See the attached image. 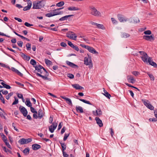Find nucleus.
I'll list each match as a JSON object with an SVG mask.
<instances>
[{
  "label": "nucleus",
  "instance_id": "obj_48",
  "mask_svg": "<svg viewBox=\"0 0 157 157\" xmlns=\"http://www.w3.org/2000/svg\"><path fill=\"white\" fill-rule=\"evenodd\" d=\"M18 45L20 47H21L23 44V42L21 41H18L17 42Z\"/></svg>",
  "mask_w": 157,
  "mask_h": 157
},
{
  "label": "nucleus",
  "instance_id": "obj_51",
  "mask_svg": "<svg viewBox=\"0 0 157 157\" xmlns=\"http://www.w3.org/2000/svg\"><path fill=\"white\" fill-rule=\"evenodd\" d=\"M24 25L25 26H26L27 27H30V26H33V24H29L27 22H25V23Z\"/></svg>",
  "mask_w": 157,
  "mask_h": 157
},
{
  "label": "nucleus",
  "instance_id": "obj_6",
  "mask_svg": "<svg viewBox=\"0 0 157 157\" xmlns=\"http://www.w3.org/2000/svg\"><path fill=\"white\" fill-rule=\"evenodd\" d=\"M118 20L121 22H126L129 20V19L126 18L123 15L119 14L117 15Z\"/></svg>",
  "mask_w": 157,
  "mask_h": 157
},
{
  "label": "nucleus",
  "instance_id": "obj_20",
  "mask_svg": "<svg viewBox=\"0 0 157 157\" xmlns=\"http://www.w3.org/2000/svg\"><path fill=\"white\" fill-rule=\"evenodd\" d=\"M72 86L73 87L75 88L76 90H81L84 89L83 87L80 86L78 84H72Z\"/></svg>",
  "mask_w": 157,
  "mask_h": 157
},
{
  "label": "nucleus",
  "instance_id": "obj_9",
  "mask_svg": "<svg viewBox=\"0 0 157 157\" xmlns=\"http://www.w3.org/2000/svg\"><path fill=\"white\" fill-rule=\"evenodd\" d=\"M57 125V123L55 122H53L52 125H51L50 126H49V131L53 133L54 132V130L56 128Z\"/></svg>",
  "mask_w": 157,
  "mask_h": 157
},
{
  "label": "nucleus",
  "instance_id": "obj_14",
  "mask_svg": "<svg viewBox=\"0 0 157 157\" xmlns=\"http://www.w3.org/2000/svg\"><path fill=\"white\" fill-rule=\"evenodd\" d=\"M147 63H149V64L154 66L155 67H157L156 63L155 62L152 61V58L151 57H149L148 58V60L147 61Z\"/></svg>",
  "mask_w": 157,
  "mask_h": 157
},
{
  "label": "nucleus",
  "instance_id": "obj_37",
  "mask_svg": "<svg viewBox=\"0 0 157 157\" xmlns=\"http://www.w3.org/2000/svg\"><path fill=\"white\" fill-rule=\"evenodd\" d=\"M1 135L2 136V139L3 141L4 142L7 141L6 137L5 136V135L4 134H3L2 133Z\"/></svg>",
  "mask_w": 157,
  "mask_h": 157
},
{
  "label": "nucleus",
  "instance_id": "obj_21",
  "mask_svg": "<svg viewBox=\"0 0 157 157\" xmlns=\"http://www.w3.org/2000/svg\"><path fill=\"white\" fill-rule=\"evenodd\" d=\"M89 52L95 54H96L97 55L98 54V53L97 52L95 49L93 47L89 46L88 50Z\"/></svg>",
  "mask_w": 157,
  "mask_h": 157
},
{
  "label": "nucleus",
  "instance_id": "obj_62",
  "mask_svg": "<svg viewBox=\"0 0 157 157\" xmlns=\"http://www.w3.org/2000/svg\"><path fill=\"white\" fill-rule=\"evenodd\" d=\"M4 143L8 148H11L10 145L9 144V143L7 142V141L4 142Z\"/></svg>",
  "mask_w": 157,
  "mask_h": 157
},
{
  "label": "nucleus",
  "instance_id": "obj_36",
  "mask_svg": "<svg viewBox=\"0 0 157 157\" xmlns=\"http://www.w3.org/2000/svg\"><path fill=\"white\" fill-rule=\"evenodd\" d=\"M64 3L63 1H61L56 4V6L58 7H61L64 5Z\"/></svg>",
  "mask_w": 157,
  "mask_h": 157
},
{
  "label": "nucleus",
  "instance_id": "obj_7",
  "mask_svg": "<svg viewBox=\"0 0 157 157\" xmlns=\"http://www.w3.org/2000/svg\"><path fill=\"white\" fill-rule=\"evenodd\" d=\"M19 109L21 112L23 114V116L25 117L28 114V111L25 107L22 106H20Z\"/></svg>",
  "mask_w": 157,
  "mask_h": 157
},
{
  "label": "nucleus",
  "instance_id": "obj_47",
  "mask_svg": "<svg viewBox=\"0 0 157 157\" xmlns=\"http://www.w3.org/2000/svg\"><path fill=\"white\" fill-rule=\"evenodd\" d=\"M30 110L31 112L32 113L37 114V112L35 110V109L34 108L32 107V106L30 107Z\"/></svg>",
  "mask_w": 157,
  "mask_h": 157
},
{
  "label": "nucleus",
  "instance_id": "obj_28",
  "mask_svg": "<svg viewBox=\"0 0 157 157\" xmlns=\"http://www.w3.org/2000/svg\"><path fill=\"white\" fill-rule=\"evenodd\" d=\"M25 103L26 105L29 107H30L31 106H32V104L29 101V99H27Z\"/></svg>",
  "mask_w": 157,
  "mask_h": 157
},
{
  "label": "nucleus",
  "instance_id": "obj_12",
  "mask_svg": "<svg viewBox=\"0 0 157 157\" xmlns=\"http://www.w3.org/2000/svg\"><path fill=\"white\" fill-rule=\"evenodd\" d=\"M28 2V5L25 7L23 9V10L26 11L29 10L31 7L32 5V2L30 0H27Z\"/></svg>",
  "mask_w": 157,
  "mask_h": 157
},
{
  "label": "nucleus",
  "instance_id": "obj_55",
  "mask_svg": "<svg viewBox=\"0 0 157 157\" xmlns=\"http://www.w3.org/2000/svg\"><path fill=\"white\" fill-rule=\"evenodd\" d=\"M30 59V57L29 56H27L25 55V56L24 58L23 59L24 60H26L27 61H29Z\"/></svg>",
  "mask_w": 157,
  "mask_h": 157
},
{
  "label": "nucleus",
  "instance_id": "obj_31",
  "mask_svg": "<svg viewBox=\"0 0 157 157\" xmlns=\"http://www.w3.org/2000/svg\"><path fill=\"white\" fill-rule=\"evenodd\" d=\"M60 144H61V146L62 148V151H63L66 149V145L65 143H62L61 142H59Z\"/></svg>",
  "mask_w": 157,
  "mask_h": 157
},
{
  "label": "nucleus",
  "instance_id": "obj_52",
  "mask_svg": "<svg viewBox=\"0 0 157 157\" xmlns=\"http://www.w3.org/2000/svg\"><path fill=\"white\" fill-rule=\"evenodd\" d=\"M132 73L135 76H137L140 74L139 72L137 71H133Z\"/></svg>",
  "mask_w": 157,
  "mask_h": 157
},
{
  "label": "nucleus",
  "instance_id": "obj_63",
  "mask_svg": "<svg viewBox=\"0 0 157 157\" xmlns=\"http://www.w3.org/2000/svg\"><path fill=\"white\" fill-rule=\"evenodd\" d=\"M60 45L63 47H66L67 46L66 44L64 42H61L60 43Z\"/></svg>",
  "mask_w": 157,
  "mask_h": 157
},
{
  "label": "nucleus",
  "instance_id": "obj_59",
  "mask_svg": "<svg viewBox=\"0 0 157 157\" xmlns=\"http://www.w3.org/2000/svg\"><path fill=\"white\" fill-rule=\"evenodd\" d=\"M25 140H26V144L32 141V139L30 138L25 139Z\"/></svg>",
  "mask_w": 157,
  "mask_h": 157
},
{
  "label": "nucleus",
  "instance_id": "obj_15",
  "mask_svg": "<svg viewBox=\"0 0 157 157\" xmlns=\"http://www.w3.org/2000/svg\"><path fill=\"white\" fill-rule=\"evenodd\" d=\"M60 97L64 99L66 101V102L69 105L72 106V104L71 99L67 98H66L63 96H61Z\"/></svg>",
  "mask_w": 157,
  "mask_h": 157
},
{
  "label": "nucleus",
  "instance_id": "obj_44",
  "mask_svg": "<svg viewBox=\"0 0 157 157\" xmlns=\"http://www.w3.org/2000/svg\"><path fill=\"white\" fill-rule=\"evenodd\" d=\"M31 44L30 43H28L26 45V47L28 50H30L31 49Z\"/></svg>",
  "mask_w": 157,
  "mask_h": 157
},
{
  "label": "nucleus",
  "instance_id": "obj_4",
  "mask_svg": "<svg viewBox=\"0 0 157 157\" xmlns=\"http://www.w3.org/2000/svg\"><path fill=\"white\" fill-rule=\"evenodd\" d=\"M139 52L142 56L141 57L142 60L144 63H147L148 56L147 54L144 52L140 51Z\"/></svg>",
  "mask_w": 157,
  "mask_h": 157
},
{
  "label": "nucleus",
  "instance_id": "obj_53",
  "mask_svg": "<svg viewBox=\"0 0 157 157\" xmlns=\"http://www.w3.org/2000/svg\"><path fill=\"white\" fill-rule=\"evenodd\" d=\"M144 33L146 35H150L151 32L150 30H148L144 32Z\"/></svg>",
  "mask_w": 157,
  "mask_h": 157
},
{
  "label": "nucleus",
  "instance_id": "obj_46",
  "mask_svg": "<svg viewBox=\"0 0 157 157\" xmlns=\"http://www.w3.org/2000/svg\"><path fill=\"white\" fill-rule=\"evenodd\" d=\"M15 100L14 102L13 103L12 105H16L18 104V99L16 98V97H14Z\"/></svg>",
  "mask_w": 157,
  "mask_h": 157
},
{
  "label": "nucleus",
  "instance_id": "obj_23",
  "mask_svg": "<svg viewBox=\"0 0 157 157\" xmlns=\"http://www.w3.org/2000/svg\"><path fill=\"white\" fill-rule=\"evenodd\" d=\"M95 120L97 122V124L100 127H101L103 126V124L102 121L98 117H96Z\"/></svg>",
  "mask_w": 157,
  "mask_h": 157
},
{
  "label": "nucleus",
  "instance_id": "obj_29",
  "mask_svg": "<svg viewBox=\"0 0 157 157\" xmlns=\"http://www.w3.org/2000/svg\"><path fill=\"white\" fill-rule=\"evenodd\" d=\"M104 93L103 94L104 95L107 97L109 99L110 98V97H111L110 94H109L106 90H104Z\"/></svg>",
  "mask_w": 157,
  "mask_h": 157
},
{
  "label": "nucleus",
  "instance_id": "obj_24",
  "mask_svg": "<svg viewBox=\"0 0 157 157\" xmlns=\"http://www.w3.org/2000/svg\"><path fill=\"white\" fill-rule=\"evenodd\" d=\"M38 116L39 119L42 118L44 116V113L43 110L40 109L38 111Z\"/></svg>",
  "mask_w": 157,
  "mask_h": 157
},
{
  "label": "nucleus",
  "instance_id": "obj_32",
  "mask_svg": "<svg viewBox=\"0 0 157 157\" xmlns=\"http://www.w3.org/2000/svg\"><path fill=\"white\" fill-rule=\"evenodd\" d=\"M68 10H78L79 9L75 7H70L68 8Z\"/></svg>",
  "mask_w": 157,
  "mask_h": 157
},
{
  "label": "nucleus",
  "instance_id": "obj_45",
  "mask_svg": "<svg viewBox=\"0 0 157 157\" xmlns=\"http://www.w3.org/2000/svg\"><path fill=\"white\" fill-rule=\"evenodd\" d=\"M13 92H11L8 95L6 96V98L8 100L10 98V97L13 95Z\"/></svg>",
  "mask_w": 157,
  "mask_h": 157
},
{
  "label": "nucleus",
  "instance_id": "obj_22",
  "mask_svg": "<svg viewBox=\"0 0 157 157\" xmlns=\"http://www.w3.org/2000/svg\"><path fill=\"white\" fill-rule=\"evenodd\" d=\"M11 70L12 71L15 72L16 73H17L18 75L20 76L21 77H22L23 76V75L19 71L17 70L15 68L12 67L11 68Z\"/></svg>",
  "mask_w": 157,
  "mask_h": 157
},
{
  "label": "nucleus",
  "instance_id": "obj_3",
  "mask_svg": "<svg viewBox=\"0 0 157 157\" xmlns=\"http://www.w3.org/2000/svg\"><path fill=\"white\" fill-rule=\"evenodd\" d=\"M43 71L44 72V73L43 74V75H41L40 74V73L36 72L35 70L34 71V72L36 73V74L37 76L41 77L44 80H48L49 81H51V79L50 78H48V76L49 75L48 73L46 71L45 68H43Z\"/></svg>",
  "mask_w": 157,
  "mask_h": 157
},
{
  "label": "nucleus",
  "instance_id": "obj_50",
  "mask_svg": "<svg viewBox=\"0 0 157 157\" xmlns=\"http://www.w3.org/2000/svg\"><path fill=\"white\" fill-rule=\"evenodd\" d=\"M111 20L113 24H117L118 23V21L114 18H111Z\"/></svg>",
  "mask_w": 157,
  "mask_h": 157
},
{
  "label": "nucleus",
  "instance_id": "obj_16",
  "mask_svg": "<svg viewBox=\"0 0 157 157\" xmlns=\"http://www.w3.org/2000/svg\"><path fill=\"white\" fill-rule=\"evenodd\" d=\"M143 38L144 40L149 41H151V40H154L155 39L154 37L152 35L150 36L144 35L143 36Z\"/></svg>",
  "mask_w": 157,
  "mask_h": 157
},
{
  "label": "nucleus",
  "instance_id": "obj_27",
  "mask_svg": "<svg viewBox=\"0 0 157 157\" xmlns=\"http://www.w3.org/2000/svg\"><path fill=\"white\" fill-rule=\"evenodd\" d=\"M18 143L21 144H26V140L25 139L23 138L20 139L18 141Z\"/></svg>",
  "mask_w": 157,
  "mask_h": 157
},
{
  "label": "nucleus",
  "instance_id": "obj_64",
  "mask_svg": "<svg viewBox=\"0 0 157 157\" xmlns=\"http://www.w3.org/2000/svg\"><path fill=\"white\" fill-rule=\"evenodd\" d=\"M63 156L64 157H68V155L64 151H62Z\"/></svg>",
  "mask_w": 157,
  "mask_h": 157
},
{
  "label": "nucleus",
  "instance_id": "obj_33",
  "mask_svg": "<svg viewBox=\"0 0 157 157\" xmlns=\"http://www.w3.org/2000/svg\"><path fill=\"white\" fill-rule=\"evenodd\" d=\"M130 36V34L127 33H124L122 34V37L123 38H126Z\"/></svg>",
  "mask_w": 157,
  "mask_h": 157
},
{
  "label": "nucleus",
  "instance_id": "obj_40",
  "mask_svg": "<svg viewBox=\"0 0 157 157\" xmlns=\"http://www.w3.org/2000/svg\"><path fill=\"white\" fill-rule=\"evenodd\" d=\"M55 15L56 14H53L52 12L48 13L46 14V16L48 17H51Z\"/></svg>",
  "mask_w": 157,
  "mask_h": 157
},
{
  "label": "nucleus",
  "instance_id": "obj_25",
  "mask_svg": "<svg viewBox=\"0 0 157 157\" xmlns=\"http://www.w3.org/2000/svg\"><path fill=\"white\" fill-rule=\"evenodd\" d=\"M76 109L77 112H79L80 113H83V112L82 108L81 106H76Z\"/></svg>",
  "mask_w": 157,
  "mask_h": 157
},
{
  "label": "nucleus",
  "instance_id": "obj_34",
  "mask_svg": "<svg viewBox=\"0 0 157 157\" xmlns=\"http://www.w3.org/2000/svg\"><path fill=\"white\" fill-rule=\"evenodd\" d=\"M79 100L80 101L85 103H86V104H89L90 105H92V104L89 101H87L85 100H84L83 99H79Z\"/></svg>",
  "mask_w": 157,
  "mask_h": 157
},
{
  "label": "nucleus",
  "instance_id": "obj_42",
  "mask_svg": "<svg viewBox=\"0 0 157 157\" xmlns=\"http://www.w3.org/2000/svg\"><path fill=\"white\" fill-rule=\"evenodd\" d=\"M147 74L149 76V77L150 78L151 80L153 81H154V77L152 74H150L149 73H147Z\"/></svg>",
  "mask_w": 157,
  "mask_h": 157
},
{
  "label": "nucleus",
  "instance_id": "obj_43",
  "mask_svg": "<svg viewBox=\"0 0 157 157\" xmlns=\"http://www.w3.org/2000/svg\"><path fill=\"white\" fill-rule=\"evenodd\" d=\"M30 63L33 65L34 67H35L34 65H36V61L33 59H32L30 60Z\"/></svg>",
  "mask_w": 157,
  "mask_h": 157
},
{
  "label": "nucleus",
  "instance_id": "obj_1",
  "mask_svg": "<svg viewBox=\"0 0 157 157\" xmlns=\"http://www.w3.org/2000/svg\"><path fill=\"white\" fill-rule=\"evenodd\" d=\"M90 13L91 15L97 17H101V13L93 6L89 7Z\"/></svg>",
  "mask_w": 157,
  "mask_h": 157
},
{
  "label": "nucleus",
  "instance_id": "obj_35",
  "mask_svg": "<svg viewBox=\"0 0 157 157\" xmlns=\"http://www.w3.org/2000/svg\"><path fill=\"white\" fill-rule=\"evenodd\" d=\"M96 115L100 116L102 114V112L100 109H98L96 110Z\"/></svg>",
  "mask_w": 157,
  "mask_h": 157
},
{
  "label": "nucleus",
  "instance_id": "obj_39",
  "mask_svg": "<svg viewBox=\"0 0 157 157\" xmlns=\"http://www.w3.org/2000/svg\"><path fill=\"white\" fill-rule=\"evenodd\" d=\"M2 147L3 148V149L4 151L6 152H9L11 154H12V151L10 150L7 149L5 147Z\"/></svg>",
  "mask_w": 157,
  "mask_h": 157
},
{
  "label": "nucleus",
  "instance_id": "obj_13",
  "mask_svg": "<svg viewBox=\"0 0 157 157\" xmlns=\"http://www.w3.org/2000/svg\"><path fill=\"white\" fill-rule=\"evenodd\" d=\"M84 64L86 65H90L91 64V67H92V66L91 59H90L87 57H85L84 58Z\"/></svg>",
  "mask_w": 157,
  "mask_h": 157
},
{
  "label": "nucleus",
  "instance_id": "obj_8",
  "mask_svg": "<svg viewBox=\"0 0 157 157\" xmlns=\"http://www.w3.org/2000/svg\"><path fill=\"white\" fill-rule=\"evenodd\" d=\"M142 101L143 102L144 105H145L148 109L151 110H153L154 109V107L150 103V102H147L145 100L142 99Z\"/></svg>",
  "mask_w": 157,
  "mask_h": 157
},
{
  "label": "nucleus",
  "instance_id": "obj_60",
  "mask_svg": "<svg viewBox=\"0 0 157 157\" xmlns=\"http://www.w3.org/2000/svg\"><path fill=\"white\" fill-rule=\"evenodd\" d=\"M12 126L13 127V128L14 129L16 130V131H17V132H19V130L18 129H17L16 128V127H15V124L14 123H12Z\"/></svg>",
  "mask_w": 157,
  "mask_h": 157
},
{
  "label": "nucleus",
  "instance_id": "obj_49",
  "mask_svg": "<svg viewBox=\"0 0 157 157\" xmlns=\"http://www.w3.org/2000/svg\"><path fill=\"white\" fill-rule=\"evenodd\" d=\"M67 76L70 78L72 79L74 78V75L72 74L68 73L67 74Z\"/></svg>",
  "mask_w": 157,
  "mask_h": 157
},
{
  "label": "nucleus",
  "instance_id": "obj_2",
  "mask_svg": "<svg viewBox=\"0 0 157 157\" xmlns=\"http://www.w3.org/2000/svg\"><path fill=\"white\" fill-rule=\"evenodd\" d=\"M45 1L44 0L36 1L33 2V9H40L44 6Z\"/></svg>",
  "mask_w": 157,
  "mask_h": 157
},
{
  "label": "nucleus",
  "instance_id": "obj_11",
  "mask_svg": "<svg viewBox=\"0 0 157 157\" xmlns=\"http://www.w3.org/2000/svg\"><path fill=\"white\" fill-rule=\"evenodd\" d=\"M130 23H136L140 22L139 18L137 17H134L133 18H131L129 19Z\"/></svg>",
  "mask_w": 157,
  "mask_h": 157
},
{
  "label": "nucleus",
  "instance_id": "obj_26",
  "mask_svg": "<svg viewBox=\"0 0 157 157\" xmlns=\"http://www.w3.org/2000/svg\"><path fill=\"white\" fill-rule=\"evenodd\" d=\"M35 67V70L39 72L40 71L41 69L43 70V68H44L40 65H39L38 66H36Z\"/></svg>",
  "mask_w": 157,
  "mask_h": 157
},
{
  "label": "nucleus",
  "instance_id": "obj_30",
  "mask_svg": "<svg viewBox=\"0 0 157 157\" xmlns=\"http://www.w3.org/2000/svg\"><path fill=\"white\" fill-rule=\"evenodd\" d=\"M29 147H27L23 151V152L25 155L28 154L29 153Z\"/></svg>",
  "mask_w": 157,
  "mask_h": 157
},
{
  "label": "nucleus",
  "instance_id": "obj_5",
  "mask_svg": "<svg viewBox=\"0 0 157 157\" xmlns=\"http://www.w3.org/2000/svg\"><path fill=\"white\" fill-rule=\"evenodd\" d=\"M67 36L68 37L71 39L74 40H76L77 37L76 34L71 31H69L67 34Z\"/></svg>",
  "mask_w": 157,
  "mask_h": 157
},
{
  "label": "nucleus",
  "instance_id": "obj_57",
  "mask_svg": "<svg viewBox=\"0 0 157 157\" xmlns=\"http://www.w3.org/2000/svg\"><path fill=\"white\" fill-rule=\"evenodd\" d=\"M15 82L19 86L21 87H23L24 86V85L23 84H22L21 83H20L19 82L16 81Z\"/></svg>",
  "mask_w": 157,
  "mask_h": 157
},
{
  "label": "nucleus",
  "instance_id": "obj_56",
  "mask_svg": "<svg viewBox=\"0 0 157 157\" xmlns=\"http://www.w3.org/2000/svg\"><path fill=\"white\" fill-rule=\"evenodd\" d=\"M69 134H65V135H64V137L63 138V140L64 141H65L67 139V137L69 136Z\"/></svg>",
  "mask_w": 157,
  "mask_h": 157
},
{
  "label": "nucleus",
  "instance_id": "obj_58",
  "mask_svg": "<svg viewBox=\"0 0 157 157\" xmlns=\"http://www.w3.org/2000/svg\"><path fill=\"white\" fill-rule=\"evenodd\" d=\"M149 121L155 122L157 121V119L156 118H150L149 119Z\"/></svg>",
  "mask_w": 157,
  "mask_h": 157
},
{
  "label": "nucleus",
  "instance_id": "obj_41",
  "mask_svg": "<svg viewBox=\"0 0 157 157\" xmlns=\"http://www.w3.org/2000/svg\"><path fill=\"white\" fill-rule=\"evenodd\" d=\"M44 60L45 63L47 65H51L52 64V62L48 59H45Z\"/></svg>",
  "mask_w": 157,
  "mask_h": 157
},
{
  "label": "nucleus",
  "instance_id": "obj_17",
  "mask_svg": "<svg viewBox=\"0 0 157 157\" xmlns=\"http://www.w3.org/2000/svg\"><path fill=\"white\" fill-rule=\"evenodd\" d=\"M66 63L68 65L70 66L71 67L74 68H78V66L68 61H66Z\"/></svg>",
  "mask_w": 157,
  "mask_h": 157
},
{
  "label": "nucleus",
  "instance_id": "obj_54",
  "mask_svg": "<svg viewBox=\"0 0 157 157\" xmlns=\"http://www.w3.org/2000/svg\"><path fill=\"white\" fill-rule=\"evenodd\" d=\"M80 46L83 48H85L87 49V50H88L89 47V46L86 45L84 44H80Z\"/></svg>",
  "mask_w": 157,
  "mask_h": 157
},
{
  "label": "nucleus",
  "instance_id": "obj_61",
  "mask_svg": "<svg viewBox=\"0 0 157 157\" xmlns=\"http://www.w3.org/2000/svg\"><path fill=\"white\" fill-rule=\"evenodd\" d=\"M68 44L69 46H70L71 47L73 48L74 45L71 43V42L68 41Z\"/></svg>",
  "mask_w": 157,
  "mask_h": 157
},
{
  "label": "nucleus",
  "instance_id": "obj_38",
  "mask_svg": "<svg viewBox=\"0 0 157 157\" xmlns=\"http://www.w3.org/2000/svg\"><path fill=\"white\" fill-rule=\"evenodd\" d=\"M97 28L99 29H105V27L102 24H100L97 23Z\"/></svg>",
  "mask_w": 157,
  "mask_h": 157
},
{
  "label": "nucleus",
  "instance_id": "obj_18",
  "mask_svg": "<svg viewBox=\"0 0 157 157\" xmlns=\"http://www.w3.org/2000/svg\"><path fill=\"white\" fill-rule=\"evenodd\" d=\"M74 16V15H66L64 16H63L61 18H60L59 19V21H64L65 20H66L67 19H68L69 18Z\"/></svg>",
  "mask_w": 157,
  "mask_h": 157
},
{
  "label": "nucleus",
  "instance_id": "obj_19",
  "mask_svg": "<svg viewBox=\"0 0 157 157\" xmlns=\"http://www.w3.org/2000/svg\"><path fill=\"white\" fill-rule=\"evenodd\" d=\"M41 147L40 145L37 144H34L32 145V148L34 150H37Z\"/></svg>",
  "mask_w": 157,
  "mask_h": 157
},
{
  "label": "nucleus",
  "instance_id": "obj_10",
  "mask_svg": "<svg viewBox=\"0 0 157 157\" xmlns=\"http://www.w3.org/2000/svg\"><path fill=\"white\" fill-rule=\"evenodd\" d=\"M127 80L129 82L133 84L136 81V80L131 75H128L127 77Z\"/></svg>",
  "mask_w": 157,
  "mask_h": 157
}]
</instances>
